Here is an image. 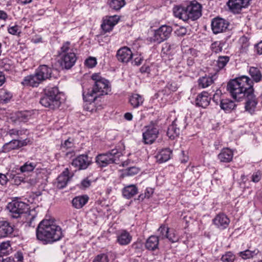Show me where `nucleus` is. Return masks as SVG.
Wrapping results in <instances>:
<instances>
[{"instance_id":"59","label":"nucleus","mask_w":262,"mask_h":262,"mask_svg":"<svg viewBox=\"0 0 262 262\" xmlns=\"http://www.w3.org/2000/svg\"><path fill=\"white\" fill-rule=\"evenodd\" d=\"M9 181L7 176L2 173H0V185L4 186L7 184Z\"/></svg>"},{"instance_id":"46","label":"nucleus","mask_w":262,"mask_h":262,"mask_svg":"<svg viewBox=\"0 0 262 262\" xmlns=\"http://www.w3.org/2000/svg\"><path fill=\"white\" fill-rule=\"evenodd\" d=\"M73 146L74 143L73 140L69 138L65 140L64 143H61L60 148L63 151H65L66 150L72 148Z\"/></svg>"},{"instance_id":"41","label":"nucleus","mask_w":262,"mask_h":262,"mask_svg":"<svg viewBox=\"0 0 262 262\" xmlns=\"http://www.w3.org/2000/svg\"><path fill=\"white\" fill-rule=\"evenodd\" d=\"M169 231V229L167 227L164 225L161 226L158 230L159 238L160 237L161 239L165 238Z\"/></svg>"},{"instance_id":"25","label":"nucleus","mask_w":262,"mask_h":262,"mask_svg":"<svg viewBox=\"0 0 262 262\" xmlns=\"http://www.w3.org/2000/svg\"><path fill=\"white\" fill-rule=\"evenodd\" d=\"M233 157V151L229 148H225L222 150L218 155L217 157L221 162L228 163L232 161Z\"/></svg>"},{"instance_id":"35","label":"nucleus","mask_w":262,"mask_h":262,"mask_svg":"<svg viewBox=\"0 0 262 262\" xmlns=\"http://www.w3.org/2000/svg\"><path fill=\"white\" fill-rule=\"evenodd\" d=\"M259 252L258 249H254V250H246L238 253L239 256L241 257L244 259H247L253 258L254 256L256 255Z\"/></svg>"},{"instance_id":"24","label":"nucleus","mask_w":262,"mask_h":262,"mask_svg":"<svg viewBox=\"0 0 262 262\" xmlns=\"http://www.w3.org/2000/svg\"><path fill=\"white\" fill-rule=\"evenodd\" d=\"M13 226L7 221L0 222V238L11 235L13 232Z\"/></svg>"},{"instance_id":"49","label":"nucleus","mask_w":262,"mask_h":262,"mask_svg":"<svg viewBox=\"0 0 262 262\" xmlns=\"http://www.w3.org/2000/svg\"><path fill=\"white\" fill-rule=\"evenodd\" d=\"M8 31L9 33L15 35H19L21 32L20 27L18 25L10 26L8 29Z\"/></svg>"},{"instance_id":"22","label":"nucleus","mask_w":262,"mask_h":262,"mask_svg":"<svg viewBox=\"0 0 262 262\" xmlns=\"http://www.w3.org/2000/svg\"><path fill=\"white\" fill-rule=\"evenodd\" d=\"M73 174L70 176V172L68 168L58 177L57 178V187L59 189H62L66 187L70 178Z\"/></svg>"},{"instance_id":"31","label":"nucleus","mask_w":262,"mask_h":262,"mask_svg":"<svg viewBox=\"0 0 262 262\" xmlns=\"http://www.w3.org/2000/svg\"><path fill=\"white\" fill-rule=\"evenodd\" d=\"M138 192V189L134 185H130L125 187L122 190V194L126 199H130Z\"/></svg>"},{"instance_id":"29","label":"nucleus","mask_w":262,"mask_h":262,"mask_svg":"<svg viewBox=\"0 0 262 262\" xmlns=\"http://www.w3.org/2000/svg\"><path fill=\"white\" fill-rule=\"evenodd\" d=\"M159 243V237L155 235H151L146 240L145 247L149 250L154 251L158 249Z\"/></svg>"},{"instance_id":"39","label":"nucleus","mask_w":262,"mask_h":262,"mask_svg":"<svg viewBox=\"0 0 262 262\" xmlns=\"http://www.w3.org/2000/svg\"><path fill=\"white\" fill-rule=\"evenodd\" d=\"M125 4V0H112L110 3V7L112 9L118 10Z\"/></svg>"},{"instance_id":"6","label":"nucleus","mask_w":262,"mask_h":262,"mask_svg":"<svg viewBox=\"0 0 262 262\" xmlns=\"http://www.w3.org/2000/svg\"><path fill=\"white\" fill-rule=\"evenodd\" d=\"M121 156V152L118 149L114 148L106 153L98 155L96 158V162L101 167L112 163L119 164Z\"/></svg>"},{"instance_id":"12","label":"nucleus","mask_w":262,"mask_h":262,"mask_svg":"<svg viewBox=\"0 0 262 262\" xmlns=\"http://www.w3.org/2000/svg\"><path fill=\"white\" fill-rule=\"evenodd\" d=\"M252 0H228L227 5L234 14L239 13L243 8H247Z\"/></svg>"},{"instance_id":"62","label":"nucleus","mask_w":262,"mask_h":262,"mask_svg":"<svg viewBox=\"0 0 262 262\" xmlns=\"http://www.w3.org/2000/svg\"><path fill=\"white\" fill-rule=\"evenodd\" d=\"M15 258L17 259V262H22L23 260V254L21 252H18L15 254Z\"/></svg>"},{"instance_id":"21","label":"nucleus","mask_w":262,"mask_h":262,"mask_svg":"<svg viewBox=\"0 0 262 262\" xmlns=\"http://www.w3.org/2000/svg\"><path fill=\"white\" fill-rule=\"evenodd\" d=\"M42 81L35 71L34 74L26 76L21 82V84L24 85L36 87Z\"/></svg>"},{"instance_id":"5","label":"nucleus","mask_w":262,"mask_h":262,"mask_svg":"<svg viewBox=\"0 0 262 262\" xmlns=\"http://www.w3.org/2000/svg\"><path fill=\"white\" fill-rule=\"evenodd\" d=\"M39 102L42 106L51 110L58 108L61 104L58 89L57 87L46 89L44 95L40 98Z\"/></svg>"},{"instance_id":"36","label":"nucleus","mask_w":262,"mask_h":262,"mask_svg":"<svg viewBox=\"0 0 262 262\" xmlns=\"http://www.w3.org/2000/svg\"><path fill=\"white\" fill-rule=\"evenodd\" d=\"M230 57L228 56H220L216 60V66L219 70L223 69L229 61Z\"/></svg>"},{"instance_id":"28","label":"nucleus","mask_w":262,"mask_h":262,"mask_svg":"<svg viewBox=\"0 0 262 262\" xmlns=\"http://www.w3.org/2000/svg\"><path fill=\"white\" fill-rule=\"evenodd\" d=\"M132 238L130 234L124 230L118 235L117 241L120 245H127L130 243Z\"/></svg>"},{"instance_id":"50","label":"nucleus","mask_w":262,"mask_h":262,"mask_svg":"<svg viewBox=\"0 0 262 262\" xmlns=\"http://www.w3.org/2000/svg\"><path fill=\"white\" fill-rule=\"evenodd\" d=\"M166 238L168 239V240L172 243L177 242L179 240L178 236L176 234L174 231L173 230L169 231Z\"/></svg>"},{"instance_id":"40","label":"nucleus","mask_w":262,"mask_h":262,"mask_svg":"<svg viewBox=\"0 0 262 262\" xmlns=\"http://www.w3.org/2000/svg\"><path fill=\"white\" fill-rule=\"evenodd\" d=\"M11 245L9 242H3L0 244V254L8 255L11 250Z\"/></svg>"},{"instance_id":"56","label":"nucleus","mask_w":262,"mask_h":262,"mask_svg":"<svg viewBox=\"0 0 262 262\" xmlns=\"http://www.w3.org/2000/svg\"><path fill=\"white\" fill-rule=\"evenodd\" d=\"M176 45L174 44H170L169 42H166L163 44L162 51L164 54H168V52L172 49L174 48Z\"/></svg>"},{"instance_id":"33","label":"nucleus","mask_w":262,"mask_h":262,"mask_svg":"<svg viewBox=\"0 0 262 262\" xmlns=\"http://www.w3.org/2000/svg\"><path fill=\"white\" fill-rule=\"evenodd\" d=\"M144 99L143 97L137 94H133L129 99V102L132 106L134 107H138L142 104Z\"/></svg>"},{"instance_id":"58","label":"nucleus","mask_w":262,"mask_h":262,"mask_svg":"<svg viewBox=\"0 0 262 262\" xmlns=\"http://www.w3.org/2000/svg\"><path fill=\"white\" fill-rule=\"evenodd\" d=\"M70 42L69 41H67L63 43L61 48V51L63 54L70 52Z\"/></svg>"},{"instance_id":"9","label":"nucleus","mask_w":262,"mask_h":262,"mask_svg":"<svg viewBox=\"0 0 262 262\" xmlns=\"http://www.w3.org/2000/svg\"><path fill=\"white\" fill-rule=\"evenodd\" d=\"M172 31L171 27L167 25H162L155 31L153 41L158 43H161L170 37Z\"/></svg>"},{"instance_id":"42","label":"nucleus","mask_w":262,"mask_h":262,"mask_svg":"<svg viewBox=\"0 0 262 262\" xmlns=\"http://www.w3.org/2000/svg\"><path fill=\"white\" fill-rule=\"evenodd\" d=\"M12 94L7 91H3L0 93V101L1 103H7L12 98Z\"/></svg>"},{"instance_id":"54","label":"nucleus","mask_w":262,"mask_h":262,"mask_svg":"<svg viewBox=\"0 0 262 262\" xmlns=\"http://www.w3.org/2000/svg\"><path fill=\"white\" fill-rule=\"evenodd\" d=\"M154 193V190L151 188H147L145 190L144 194H141L139 195V198L143 200L144 198H149Z\"/></svg>"},{"instance_id":"18","label":"nucleus","mask_w":262,"mask_h":262,"mask_svg":"<svg viewBox=\"0 0 262 262\" xmlns=\"http://www.w3.org/2000/svg\"><path fill=\"white\" fill-rule=\"evenodd\" d=\"M213 223L221 230L227 228L230 223V220L224 213H219L213 219Z\"/></svg>"},{"instance_id":"1","label":"nucleus","mask_w":262,"mask_h":262,"mask_svg":"<svg viewBox=\"0 0 262 262\" xmlns=\"http://www.w3.org/2000/svg\"><path fill=\"white\" fill-rule=\"evenodd\" d=\"M36 233L37 238L45 244L59 241L62 237L60 227L50 220H42L38 225Z\"/></svg>"},{"instance_id":"4","label":"nucleus","mask_w":262,"mask_h":262,"mask_svg":"<svg viewBox=\"0 0 262 262\" xmlns=\"http://www.w3.org/2000/svg\"><path fill=\"white\" fill-rule=\"evenodd\" d=\"M173 12L176 17L184 21L195 20L202 15V6L197 1H193L186 7H174Z\"/></svg>"},{"instance_id":"13","label":"nucleus","mask_w":262,"mask_h":262,"mask_svg":"<svg viewBox=\"0 0 262 262\" xmlns=\"http://www.w3.org/2000/svg\"><path fill=\"white\" fill-rule=\"evenodd\" d=\"M254 89H250L247 92L248 94L246 95V101L245 103V110L250 114L254 113L258 101L254 94Z\"/></svg>"},{"instance_id":"37","label":"nucleus","mask_w":262,"mask_h":262,"mask_svg":"<svg viewBox=\"0 0 262 262\" xmlns=\"http://www.w3.org/2000/svg\"><path fill=\"white\" fill-rule=\"evenodd\" d=\"M36 166V163L27 161L20 167V170L21 172H30L33 171Z\"/></svg>"},{"instance_id":"7","label":"nucleus","mask_w":262,"mask_h":262,"mask_svg":"<svg viewBox=\"0 0 262 262\" xmlns=\"http://www.w3.org/2000/svg\"><path fill=\"white\" fill-rule=\"evenodd\" d=\"M7 209L11 212L12 217L15 219L25 215L29 211L28 204L17 200L10 202L7 205Z\"/></svg>"},{"instance_id":"61","label":"nucleus","mask_w":262,"mask_h":262,"mask_svg":"<svg viewBox=\"0 0 262 262\" xmlns=\"http://www.w3.org/2000/svg\"><path fill=\"white\" fill-rule=\"evenodd\" d=\"M91 184V181L88 178L84 179L81 181V185L83 188L89 187Z\"/></svg>"},{"instance_id":"19","label":"nucleus","mask_w":262,"mask_h":262,"mask_svg":"<svg viewBox=\"0 0 262 262\" xmlns=\"http://www.w3.org/2000/svg\"><path fill=\"white\" fill-rule=\"evenodd\" d=\"M119 18L116 16H106L101 24V28L105 32L111 31L118 22Z\"/></svg>"},{"instance_id":"45","label":"nucleus","mask_w":262,"mask_h":262,"mask_svg":"<svg viewBox=\"0 0 262 262\" xmlns=\"http://www.w3.org/2000/svg\"><path fill=\"white\" fill-rule=\"evenodd\" d=\"M235 255L231 252H228L221 257L223 262H233L235 260Z\"/></svg>"},{"instance_id":"34","label":"nucleus","mask_w":262,"mask_h":262,"mask_svg":"<svg viewBox=\"0 0 262 262\" xmlns=\"http://www.w3.org/2000/svg\"><path fill=\"white\" fill-rule=\"evenodd\" d=\"M213 82L212 77L205 76L200 77L198 80V84L199 87L205 88L210 86Z\"/></svg>"},{"instance_id":"16","label":"nucleus","mask_w":262,"mask_h":262,"mask_svg":"<svg viewBox=\"0 0 262 262\" xmlns=\"http://www.w3.org/2000/svg\"><path fill=\"white\" fill-rule=\"evenodd\" d=\"M29 140L25 139L23 140L14 139L5 143L3 146V151L8 152L12 150L18 149L27 145Z\"/></svg>"},{"instance_id":"32","label":"nucleus","mask_w":262,"mask_h":262,"mask_svg":"<svg viewBox=\"0 0 262 262\" xmlns=\"http://www.w3.org/2000/svg\"><path fill=\"white\" fill-rule=\"evenodd\" d=\"M249 73L252 78V81L258 82L261 81L262 74L260 70L257 67H251L249 69Z\"/></svg>"},{"instance_id":"17","label":"nucleus","mask_w":262,"mask_h":262,"mask_svg":"<svg viewBox=\"0 0 262 262\" xmlns=\"http://www.w3.org/2000/svg\"><path fill=\"white\" fill-rule=\"evenodd\" d=\"M116 57L120 62L127 63L132 58L133 53L129 48L123 47L118 50Z\"/></svg>"},{"instance_id":"55","label":"nucleus","mask_w":262,"mask_h":262,"mask_svg":"<svg viewBox=\"0 0 262 262\" xmlns=\"http://www.w3.org/2000/svg\"><path fill=\"white\" fill-rule=\"evenodd\" d=\"M139 171V169L136 167H129L125 170L124 174L126 176H133L138 173Z\"/></svg>"},{"instance_id":"23","label":"nucleus","mask_w":262,"mask_h":262,"mask_svg":"<svg viewBox=\"0 0 262 262\" xmlns=\"http://www.w3.org/2000/svg\"><path fill=\"white\" fill-rule=\"evenodd\" d=\"M210 97L207 92L203 91L199 94L195 99V104L197 106L206 108L210 103Z\"/></svg>"},{"instance_id":"26","label":"nucleus","mask_w":262,"mask_h":262,"mask_svg":"<svg viewBox=\"0 0 262 262\" xmlns=\"http://www.w3.org/2000/svg\"><path fill=\"white\" fill-rule=\"evenodd\" d=\"M172 154V150L169 148L162 149L156 156L157 161L160 163H164L169 160Z\"/></svg>"},{"instance_id":"64","label":"nucleus","mask_w":262,"mask_h":262,"mask_svg":"<svg viewBox=\"0 0 262 262\" xmlns=\"http://www.w3.org/2000/svg\"><path fill=\"white\" fill-rule=\"evenodd\" d=\"M256 47L257 49V52L259 54H262V41L257 43Z\"/></svg>"},{"instance_id":"53","label":"nucleus","mask_w":262,"mask_h":262,"mask_svg":"<svg viewBox=\"0 0 262 262\" xmlns=\"http://www.w3.org/2000/svg\"><path fill=\"white\" fill-rule=\"evenodd\" d=\"M239 42L241 43L242 49L243 51H246L249 45L247 38L245 36L242 37L239 39Z\"/></svg>"},{"instance_id":"57","label":"nucleus","mask_w":262,"mask_h":262,"mask_svg":"<svg viewBox=\"0 0 262 262\" xmlns=\"http://www.w3.org/2000/svg\"><path fill=\"white\" fill-rule=\"evenodd\" d=\"M221 95V92L220 91H216L215 93L213 95L212 100L215 102L216 104L221 103V101L222 100L220 98Z\"/></svg>"},{"instance_id":"60","label":"nucleus","mask_w":262,"mask_h":262,"mask_svg":"<svg viewBox=\"0 0 262 262\" xmlns=\"http://www.w3.org/2000/svg\"><path fill=\"white\" fill-rule=\"evenodd\" d=\"M166 87L171 91L175 92L177 90V84L173 82H169L167 84Z\"/></svg>"},{"instance_id":"48","label":"nucleus","mask_w":262,"mask_h":262,"mask_svg":"<svg viewBox=\"0 0 262 262\" xmlns=\"http://www.w3.org/2000/svg\"><path fill=\"white\" fill-rule=\"evenodd\" d=\"M25 131L23 130H18L16 129H9L7 132V135H9L12 138H14L15 136H19L25 134Z\"/></svg>"},{"instance_id":"43","label":"nucleus","mask_w":262,"mask_h":262,"mask_svg":"<svg viewBox=\"0 0 262 262\" xmlns=\"http://www.w3.org/2000/svg\"><path fill=\"white\" fill-rule=\"evenodd\" d=\"M223 45L221 41H215L211 44V49L213 52L218 53L222 51Z\"/></svg>"},{"instance_id":"52","label":"nucleus","mask_w":262,"mask_h":262,"mask_svg":"<svg viewBox=\"0 0 262 262\" xmlns=\"http://www.w3.org/2000/svg\"><path fill=\"white\" fill-rule=\"evenodd\" d=\"M97 64V61L94 57H89L85 61V64L90 68L94 67Z\"/></svg>"},{"instance_id":"8","label":"nucleus","mask_w":262,"mask_h":262,"mask_svg":"<svg viewBox=\"0 0 262 262\" xmlns=\"http://www.w3.org/2000/svg\"><path fill=\"white\" fill-rule=\"evenodd\" d=\"M146 130L143 133V140L145 144H151L157 138L159 128L157 124L151 121L149 125L145 127Z\"/></svg>"},{"instance_id":"30","label":"nucleus","mask_w":262,"mask_h":262,"mask_svg":"<svg viewBox=\"0 0 262 262\" xmlns=\"http://www.w3.org/2000/svg\"><path fill=\"white\" fill-rule=\"evenodd\" d=\"M88 200L87 195L78 196L73 199L72 205L75 208L80 209L88 202Z\"/></svg>"},{"instance_id":"10","label":"nucleus","mask_w":262,"mask_h":262,"mask_svg":"<svg viewBox=\"0 0 262 262\" xmlns=\"http://www.w3.org/2000/svg\"><path fill=\"white\" fill-rule=\"evenodd\" d=\"M186 127L184 120H178L175 119L172 124L169 126L167 129V135L171 139H174L179 136L181 129H184Z\"/></svg>"},{"instance_id":"11","label":"nucleus","mask_w":262,"mask_h":262,"mask_svg":"<svg viewBox=\"0 0 262 262\" xmlns=\"http://www.w3.org/2000/svg\"><path fill=\"white\" fill-rule=\"evenodd\" d=\"M92 163L91 158L86 155H80L72 160L71 165L78 170L86 169Z\"/></svg>"},{"instance_id":"14","label":"nucleus","mask_w":262,"mask_h":262,"mask_svg":"<svg viewBox=\"0 0 262 262\" xmlns=\"http://www.w3.org/2000/svg\"><path fill=\"white\" fill-rule=\"evenodd\" d=\"M228 26L229 23L227 20L220 17L213 18L211 22V29L214 34L225 31Z\"/></svg>"},{"instance_id":"47","label":"nucleus","mask_w":262,"mask_h":262,"mask_svg":"<svg viewBox=\"0 0 262 262\" xmlns=\"http://www.w3.org/2000/svg\"><path fill=\"white\" fill-rule=\"evenodd\" d=\"M108 261L107 255L106 254L101 253L97 255L93 262H108Z\"/></svg>"},{"instance_id":"3","label":"nucleus","mask_w":262,"mask_h":262,"mask_svg":"<svg viewBox=\"0 0 262 262\" xmlns=\"http://www.w3.org/2000/svg\"><path fill=\"white\" fill-rule=\"evenodd\" d=\"M227 89L234 99L240 101L248 94L250 89H253V82L248 77L243 76L230 80Z\"/></svg>"},{"instance_id":"20","label":"nucleus","mask_w":262,"mask_h":262,"mask_svg":"<svg viewBox=\"0 0 262 262\" xmlns=\"http://www.w3.org/2000/svg\"><path fill=\"white\" fill-rule=\"evenodd\" d=\"M35 71L42 82L50 79L52 74V68L45 64L39 66Z\"/></svg>"},{"instance_id":"51","label":"nucleus","mask_w":262,"mask_h":262,"mask_svg":"<svg viewBox=\"0 0 262 262\" xmlns=\"http://www.w3.org/2000/svg\"><path fill=\"white\" fill-rule=\"evenodd\" d=\"M261 177L262 172L260 170H257L252 174L251 181L254 183H257L261 180Z\"/></svg>"},{"instance_id":"44","label":"nucleus","mask_w":262,"mask_h":262,"mask_svg":"<svg viewBox=\"0 0 262 262\" xmlns=\"http://www.w3.org/2000/svg\"><path fill=\"white\" fill-rule=\"evenodd\" d=\"M32 211L29 210V212L26 214L25 216L27 217V220L26 223L27 225L29 227H34V225L33 224V222L35 218L36 215L35 214H32Z\"/></svg>"},{"instance_id":"38","label":"nucleus","mask_w":262,"mask_h":262,"mask_svg":"<svg viewBox=\"0 0 262 262\" xmlns=\"http://www.w3.org/2000/svg\"><path fill=\"white\" fill-rule=\"evenodd\" d=\"M31 118L28 112H19L16 114V118L19 122H26Z\"/></svg>"},{"instance_id":"2","label":"nucleus","mask_w":262,"mask_h":262,"mask_svg":"<svg viewBox=\"0 0 262 262\" xmlns=\"http://www.w3.org/2000/svg\"><path fill=\"white\" fill-rule=\"evenodd\" d=\"M91 78L94 81L93 87L83 92V98L85 101L90 103L92 106L96 99L104 95H107L111 91L109 81L101 76L99 73H94Z\"/></svg>"},{"instance_id":"63","label":"nucleus","mask_w":262,"mask_h":262,"mask_svg":"<svg viewBox=\"0 0 262 262\" xmlns=\"http://www.w3.org/2000/svg\"><path fill=\"white\" fill-rule=\"evenodd\" d=\"M14 184L15 185H18L20 184L21 182L23 181V179L18 176H16L14 177Z\"/></svg>"},{"instance_id":"27","label":"nucleus","mask_w":262,"mask_h":262,"mask_svg":"<svg viewBox=\"0 0 262 262\" xmlns=\"http://www.w3.org/2000/svg\"><path fill=\"white\" fill-rule=\"evenodd\" d=\"M220 107L226 112H230L233 110L236 105L235 102L230 99H222L220 103Z\"/></svg>"},{"instance_id":"15","label":"nucleus","mask_w":262,"mask_h":262,"mask_svg":"<svg viewBox=\"0 0 262 262\" xmlns=\"http://www.w3.org/2000/svg\"><path fill=\"white\" fill-rule=\"evenodd\" d=\"M76 60V54L73 52L64 54L61 58V66L66 69H70L74 65Z\"/></svg>"}]
</instances>
